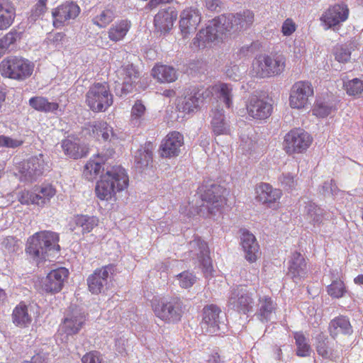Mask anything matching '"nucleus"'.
<instances>
[{"instance_id": "1", "label": "nucleus", "mask_w": 363, "mask_h": 363, "mask_svg": "<svg viewBox=\"0 0 363 363\" xmlns=\"http://www.w3.org/2000/svg\"><path fill=\"white\" fill-rule=\"evenodd\" d=\"M254 21L255 13L248 9L235 14L220 15L199 31L193 39V45L195 48L203 49L216 40H223L227 34L246 30Z\"/></svg>"}, {"instance_id": "2", "label": "nucleus", "mask_w": 363, "mask_h": 363, "mask_svg": "<svg viewBox=\"0 0 363 363\" xmlns=\"http://www.w3.org/2000/svg\"><path fill=\"white\" fill-rule=\"evenodd\" d=\"M128 185V177L125 169L121 166H114L101 176L95 191L100 200L108 201L115 196L116 192L127 188Z\"/></svg>"}, {"instance_id": "3", "label": "nucleus", "mask_w": 363, "mask_h": 363, "mask_svg": "<svg viewBox=\"0 0 363 363\" xmlns=\"http://www.w3.org/2000/svg\"><path fill=\"white\" fill-rule=\"evenodd\" d=\"M59 235L50 230L35 233L27 241L26 253L35 261L45 259L51 252L60 251Z\"/></svg>"}, {"instance_id": "4", "label": "nucleus", "mask_w": 363, "mask_h": 363, "mask_svg": "<svg viewBox=\"0 0 363 363\" xmlns=\"http://www.w3.org/2000/svg\"><path fill=\"white\" fill-rule=\"evenodd\" d=\"M33 69L34 64L32 62L21 57H9L0 62L1 75L18 81L28 78Z\"/></svg>"}, {"instance_id": "5", "label": "nucleus", "mask_w": 363, "mask_h": 363, "mask_svg": "<svg viewBox=\"0 0 363 363\" xmlns=\"http://www.w3.org/2000/svg\"><path fill=\"white\" fill-rule=\"evenodd\" d=\"M49 169L50 167L45 160L44 155L39 154L19 164V179L22 182L33 183Z\"/></svg>"}, {"instance_id": "6", "label": "nucleus", "mask_w": 363, "mask_h": 363, "mask_svg": "<svg viewBox=\"0 0 363 363\" xmlns=\"http://www.w3.org/2000/svg\"><path fill=\"white\" fill-rule=\"evenodd\" d=\"M86 104L95 112L105 111L113 104V95L106 83H95L87 91Z\"/></svg>"}, {"instance_id": "7", "label": "nucleus", "mask_w": 363, "mask_h": 363, "mask_svg": "<svg viewBox=\"0 0 363 363\" xmlns=\"http://www.w3.org/2000/svg\"><path fill=\"white\" fill-rule=\"evenodd\" d=\"M152 307L155 315L167 323L179 322L183 314V303L177 297L162 299Z\"/></svg>"}, {"instance_id": "8", "label": "nucleus", "mask_w": 363, "mask_h": 363, "mask_svg": "<svg viewBox=\"0 0 363 363\" xmlns=\"http://www.w3.org/2000/svg\"><path fill=\"white\" fill-rule=\"evenodd\" d=\"M226 191L223 186L216 184L205 186L201 195L203 204L199 211L201 213L203 208L207 209L209 214L218 211L226 203Z\"/></svg>"}, {"instance_id": "9", "label": "nucleus", "mask_w": 363, "mask_h": 363, "mask_svg": "<svg viewBox=\"0 0 363 363\" xmlns=\"http://www.w3.org/2000/svg\"><path fill=\"white\" fill-rule=\"evenodd\" d=\"M116 73L118 80L115 82L114 91L117 96L121 97L133 90L138 82L140 73L132 64L123 65Z\"/></svg>"}, {"instance_id": "10", "label": "nucleus", "mask_w": 363, "mask_h": 363, "mask_svg": "<svg viewBox=\"0 0 363 363\" xmlns=\"http://www.w3.org/2000/svg\"><path fill=\"white\" fill-rule=\"evenodd\" d=\"M255 289H249L245 286L234 289L228 299V306L233 310L247 314L252 311L255 304Z\"/></svg>"}, {"instance_id": "11", "label": "nucleus", "mask_w": 363, "mask_h": 363, "mask_svg": "<svg viewBox=\"0 0 363 363\" xmlns=\"http://www.w3.org/2000/svg\"><path fill=\"white\" fill-rule=\"evenodd\" d=\"M311 135L301 128H295L286 134L284 149L289 155L305 152L312 143Z\"/></svg>"}, {"instance_id": "12", "label": "nucleus", "mask_w": 363, "mask_h": 363, "mask_svg": "<svg viewBox=\"0 0 363 363\" xmlns=\"http://www.w3.org/2000/svg\"><path fill=\"white\" fill-rule=\"evenodd\" d=\"M313 96V88L311 82L299 81L291 87L289 105L292 108H304L310 104L309 99Z\"/></svg>"}, {"instance_id": "13", "label": "nucleus", "mask_w": 363, "mask_h": 363, "mask_svg": "<svg viewBox=\"0 0 363 363\" xmlns=\"http://www.w3.org/2000/svg\"><path fill=\"white\" fill-rule=\"evenodd\" d=\"M201 20V11L190 6L182 10L179 14V27L184 38H188L197 28Z\"/></svg>"}, {"instance_id": "14", "label": "nucleus", "mask_w": 363, "mask_h": 363, "mask_svg": "<svg viewBox=\"0 0 363 363\" xmlns=\"http://www.w3.org/2000/svg\"><path fill=\"white\" fill-rule=\"evenodd\" d=\"M221 310L214 304L206 306L203 309V318L201 323L202 332L205 334L213 335L220 329V314Z\"/></svg>"}, {"instance_id": "15", "label": "nucleus", "mask_w": 363, "mask_h": 363, "mask_svg": "<svg viewBox=\"0 0 363 363\" xmlns=\"http://www.w3.org/2000/svg\"><path fill=\"white\" fill-rule=\"evenodd\" d=\"M246 108L250 117L259 120L267 118L272 111V104L256 94L250 96L246 103Z\"/></svg>"}, {"instance_id": "16", "label": "nucleus", "mask_w": 363, "mask_h": 363, "mask_svg": "<svg viewBox=\"0 0 363 363\" xmlns=\"http://www.w3.org/2000/svg\"><path fill=\"white\" fill-rule=\"evenodd\" d=\"M189 257L197 259L205 269V273H211L212 264L209 257V250L207 244L199 238H196L189 244Z\"/></svg>"}, {"instance_id": "17", "label": "nucleus", "mask_w": 363, "mask_h": 363, "mask_svg": "<svg viewBox=\"0 0 363 363\" xmlns=\"http://www.w3.org/2000/svg\"><path fill=\"white\" fill-rule=\"evenodd\" d=\"M85 321L84 312L77 306H71L61 325V330L68 335L76 334L81 330Z\"/></svg>"}, {"instance_id": "18", "label": "nucleus", "mask_w": 363, "mask_h": 363, "mask_svg": "<svg viewBox=\"0 0 363 363\" xmlns=\"http://www.w3.org/2000/svg\"><path fill=\"white\" fill-rule=\"evenodd\" d=\"M80 13L79 6L72 2L66 1L57 6L52 11L53 24L55 27L59 28L69 21L75 19Z\"/></svg>"}, {"instance_id": "19", "label": "nucleus", "mask_w": 363, "mask_h": 363, "mask_svg": "<svg viewBox=\"0 0 363 363\" xmlns=\"http://www.w3.org/2000/svg\"><path fill=\"white\" fill-rule=\"evenodd\" d=\"M184 145L183 135L172 131L167 135L160 145V155L162 157H174L179 155L180 148Z\"/></svg>"}, {"instance_id": "20", "label": "nucleus", "mask_w": 363, "mask_h": 363, "mask_svg": "<svg viewBox=\"0 0 363 363\" xmlns=\"http://www.w3.org/2000/svg\"><path fill=\"white\" fill-rule=\"evenodd\" d=\"M113 272L112 265L96 269L87 279L89 290L94 294L101 293L107 285L108 278Z\"/></svg>"}, {"instance_id": "21", "label": "nucleus", "mask_w": 363, "mask_h": 363, "mask_svg": "<svg viewBox=\"0 0 363 363\" xmlns=\"http://www.w3.org/2000/svg\"><path fill=\"white\" fill-rule=\"evenodd\" d=\"M68 275L69 271L65 267L52 270L43 281V289L46 292H59L62 289Z\"/></svg>"}, {"instance_id": "22", "label": "nucleus", "mask_w": 363, "mask_h": 363, "mask_svg": "<svg viewBox=\"0 0 363 363\" xmlns=\"http://www.w3.org/2000/svg\"><path fill=\"white\" fill-rule=\"evenodd\" d=\"M211 91L208 89H194L185 96L178 104V108L184 113H191L197 109L203 100L210 96Z\"/></svg>"}, {"instance_id": "23", "label": "nucleus", "mask_w": 363, "mask_h": 363, "mask_svg": "<svg viewBox=\"0 0 363 363\" xmlns=\"http://www.w3.org/2000/svg\"><path fill=\"white\" fill-rule=\"evenodd\" d=\"M289 274L296 283L300 282L308 274V267L304 257L298 252L291 255L289 262Z\"/></svg>"}, {"instance_id": "24", "label": "nucleus", "mask_w": 363, "mask_h": 363, "mask_svg": "<svg viewBox=\"0 0 363 363\" xmlns=\"http://www.w3.org/2000/svg\"><path fill=\"white\" fill-rule=\"evenodd\" d=\"M177 18V11L172 7L160 10L155 16L154 25L161 33H167Z\"/></svg>"}, {"instance_id": "25", "label": "nucleus", "mask_w": 363, "mask_h": 363, "mask_svg": "<svg viewBox=\"0 0 363 363\" xmlns=\"http://www.w3.org/2000/svg\"><path fill=\"white\" fill-rule=\"evenodd\" d=\"M277 303L269 296H260L258 299L257 309L255 316L262 323L271 321L275 315Z\"/></svg>"}, {"instance_id": "26", "label": "nucleus", "mask_w": 363, "mask_h": 363, "mask_svg": "<svg viewBox=\"0 0 363 363\" xmlns=\"http://www.w3.org/2000/svg\"><path fill=\"white\" fill-rule=\"evenodd\" d=\"M349 9L343 3L330 7L323 16L325 23L329 27L335 26L348 18Z\"/></svg>"}, {"instance_id": "27", "label": "nucleus", "mask_w": 363, "mask_h": 363, "mask_svg": "<svg viewBox=\"0 0 363 363\" xmlns=\"http://www.w3.org/2000/svg\"><path fill=\"white\" fill-rule=\"evenodd\" d=\"M241 245L245 252V257L250 262H254L259 255V245L255 235L245 230L241 236Z\"/></svg>"}, {"instance_id": "28", "label": "nucleus", "mask_w": 363, "mask_h": 363, "mask_svg": "<svg viewBox=\"0 0 363 363\" xmlns=\"http://www.w3.org/2000/svg\"><path fill=\"white\" fill-rule=\"evenodd\" d=\"M99 224V219L96 216L88 215H77L69 223V229L74 232L81 228L83 234L90 233Z\"/></svg>"}, {"instance_id": "29", "label": "nucleus", "mask_w": 363, "mask_h": 363, "mask_svg": "<svg viewBox=\"0 0 363 363\" xmlns=\"http://www.w3.org/2000/svg\"><path fill=\"white\" fill-rule=\"evenodd\" d=\"M211 117V124L215 135H228L230 133V126L225 118L223 108L216 107L212 109Z\"/></svg>"}, {"instance_id": "30", "label": "nucleus", "mask_w": 363, "mask_h": 363, "mask_svg": "<svg viewBox=\"0 0 363 363\" xmlns=\"http://www.w3.org/2000/svg\"><path fill=\"white\" fill-rule=\"evenodd\" d=\"M315 346L317 353L323 358L336 359L340 357V354L330 346L328 337L323 333L316 336Z\"/></svg>"}, {"instance_id": "31", "label": "nucleus", "mask_w": 363, "mask_h": 363, "mask_svg": "<svg viewBox=\"0 0 363 363\" xmlns=\"http://www.w3.org/2000/svg\"><path fill=\"white\" fill-rule=\"evenodd\" d=\"M330 336L335 339L339 335H351L352 328L349 319L345 316H339L333 319L329 324Z\"/></svg>"}, {"instance_id": "32", "label": "nucleus", "mask_w": 363, "mask_h": 363, "mask_svg": "<svg viewBox=\"0 0 363 363\" xmlns=\"http://www.w3.org/2000/svg\"><path fill=\"white\" fill-rule=\"evenodd\" d=\"M11 318L13 323L21 328L28 327L32 322V316L28 313V306L22 302L13 308Z\"/></svg>"}, {"instance_id": "33", "label": "nucleus", "mask_w": 363, "mask_h": 363, "mask_svg": "<svg viewBox=\"0 0 363 363\" xmlns=\"http://www.w3.org/2000/svg\"><path fill=\"white\" fill-rule=\"evenodd\" d=\"M152 150L153 145L150 142L140 146L135 154V164L137 169L141 170L152 162Z\"/></svg>"}, {"instance_id": "34", "label": "nucleus", "mask_w": 363, "mask_h": 363, "mask_svg": "<svg viewBox=\"0 0 363 363\" xmlns=\"http://www.w3.org/2000/svg\"><path fill=\"white\" fill-rule=\"evenodd\" d=\"M16 17V9L8 0H0V30L7 29Z\"/></svg>"}, {"instance_id": "35", "label": "nucleus", "mask_w": 363, "mask_h": 363, "mask_svg": "<svg viewBox=\"0 0 363 363\" xmlns=\"http://www.w3.org/2000/svg\"><path fill=\"white\" fill-rule=\"evenodd\" d=\"M130 27L131 23L128 20H120L115 22L108 29V38L113 42L122 40L127 35Z\"/></svg>"}, {"instance_id": "36", "label": "nucleus", "mask_w": 363, "mask_h": 363, "mask_svg": "<svg viewBox=\"0 0 363 363\" xmlns=\"http://www.w3.org/2000/svg\"><path fill=\"white\" fill-rule=\"evenodd\" d=\"M257 198L259 201L264 203H274L281 196V191L273 189L271 185L267 183L261 184L257 189Z\"/></svg>"}, {"instance_id": "37", "label": "nucleus", "mask_w": 363, "mask_h": 363, "mask_svg": "<svg viewBox=\"0 0 363 363\" xmlns=\"http://www.w3.org/2000/svg\"><path fill=\"white\" fill-rule=\"evenodd\" d=\"M89 131L92 133L94 137L99 140V138L104 140H111L116 137L113 133V128L105 121H95L89 125Z\"/></svg>"}, {"instance_id": "38", "label": "nucleus", "mask_w": 363, "mask_h": 363, "mask_svg": "<svg viewBox=\"0 0 363 363\" xmlns=\"http://www.w3.org/2000/svg\"><path fill=\"white\" fill-rule=\"evenodd\" d=\"M152 74L160 82H172L178 77L177 72L174 67L163 65L154 67Z\"/></svg>"}, {"instance_id": "39", "label": "nucleus", "mask_w": 363, "mask_h": 363, "mask_svg": "<svg viewBox=\"0 0 363 363\" xmlns=\"http://www.w3.org/2000/svg\"><path fill=\"white\" fill-rule=\"evenodd\" d=\"M147 121L145 106L140 101H135L131 108L130 123L133 127L144 126Z\"/></svg>"}, {"instance_id": "40", "label": "nucleus", "mask_w": 363, "mask_h": 363, "mask_svg": "<svg viewBox=\"0 0 363 363\" xmlns=\"http://www.w3.org/2000/svg\"><path fill=\"white\" fill-rule=\"evenodd\" d=\"M106 160V158L100 154L96 155V159H91L84 166V177L89 181L96 179L101 172L102 163Z\"/></svg>"}, {"instance_id": "41", "label": "nucleus", "mask_w": 363, "mask_h": 363, "mask_svg": "<svg viewBox=\"0 0 363 363\" xmlns=\"http://www.w3.org/2000/svg\"><path fill=\"white\" fill-rule=\"evenodd\" d=\"M332 283L328 286V294L333 298H340L347 292L344 282L339 279V271L335 269L331 272Z\"/></svg>"}, {"instance_id": "42", "label": "nucleus", "mask_w": 363, "mask_h": 363, "mask_svg": "<svg viewBox=\"0 0 363 363\" xmlns=\"http://www.w3.org/2000/svg\"><path fill=\"white\" fill-rule=\"evenodd\" d=\"M62 147L67 155L74 159H78L86 155L84 148L81 147L79 141L75 139L68 138L63 140Z\"/></svg>"}, {"instance_id": "43", "label": "nucleus", "mask_w": 363, "mask_h": 363, "mask_svg": "<svg viewBox=\"0 0 363 363\" xmlns=\"http://www.w3.org/2000/svg\"><path fill=\"white\" fill-rule=\"evenodd\" d=\"M29 105L36 111L45 113H55L59 108L56 102H50L43 96H34L29 99Z\"/></svg>"}, {"instance_id": "44", "label": "nucleus", "mask_w": 363, "mask_h": 363, "mask_svg": "<svg viewBox=\"0 0 363 363\" xmlns=\"http://www.w3.org/2000/svg\"><path fill=\"white\" fill-rule=\"evenodd\" d=\"M213 89L219 100L223 102L227 108H229L233 106L234 92L232 84L220 83L215 85Z\"/></svg>"}, {"instance_id": "45", "label": "nucleus", "mask_w": 363, "mask_h": 363, "mask_svg": "<svg viewBox=\"0 0 363 363\" xmlns=\"http://www.w3.org/2000/svg\"><path fill=\"white\" fill-rule=\"evenodd\" d=\"M269 77L282 73L286 67V57L283 55L275 54L267 55Z\"/></svg>"}, {"instance_id": "46", "label": "nucleus", "mask_w": 363, "mask_h": 363, "mask_svg": "<svg viewBox=\"0 0 363 363\" xmlns=\"http://www.w3.org/2000/svg\"><path fill=\"white\" fill-rule=\"evenodd\" d=\"M324 215V211L315 203L308 202L304 209L305 218L313 225L321 223Z\"/></svg>"}, {"instance_id": "47", "label": "nucleus", "mask_w": 363, "mask_h": 363, "mask_svg": "<svg viewBox=\"0 0 363 363\" xmlns=\"http://www.w3.org/2000/svg\"><path fill=\"white\" fill-rule=\"evenodd\" d=\"M55 194L56 191L52 186H42L39 189H37L35 192H34L35 199L33 201V204L43 207L50 202L51 198H52Z\"/></svg>"}, {"instance_id": "48", "label": "nucleus", "mask_w": 363, "mask_h": 363, "mask_svg": "<svg viewBox=\"0 0 363 363\" xmlns=\"http://www.w3.org/2000/svg\"><path fill=\"white\" fill-rule=\"evenodd\" d=\"M252 74L257 77H269V69L267 55L257 56L252 65Z\"/></svg>"}, {"instance_id": "49", "label": "nucleus", "mask_w": 363, "mask_h": 363, "mask_svg": "<svg viewBox=\"0 0 363 363\" xmlns=\"http://www.w3.org/2000/svg\"><path fill=\"white\" fill-rule=\"evenodd\" d=\"M115 12L111 9H105L101 11L92 18V22L99 28L106 27L115 18Z\"/></svg>"}, {"instance_id": "50", "label": "nucleus", "mask_w": 363, "mask_h": 363, "mask_svg": "<svg viewBox=\"0 0 363 363\" xmlns=\"http://www.w3.org/2000/svg\"><path fill=\"white\" fill-rule=\"evenodd\" d=\"M352 49L353 47L351 43L337 45L333 50L335 60L342 63L348 62L350 60Z\"/></svg>"}, {"instance_id": "51", "label": "nucleus", "mask_w": 363, "mask_h": 363, "mask_svg": "<svg viewBox=\"0 0 363 363\" xmlns=\"http://www.w3.org/2000/svg\"><path fill=\"white\" fill-rule=\"evenodd\" d=\"M294 338L297 347L296 354L299 357H308L311 348L304 335L301 332H296L294 333Z\"/></svg>"}, {"instance_id": "52", "label": "nucleus", "mask_w": 363, "mask_h": 363, "mask_svg": "<svg viewBox=\"0 0 363 363\" xmlns=\"http://www.w3.org/2000/svg\"><path fill=\"white\" fill-rule=\"evenodd\" d=\"M343 86L346 93L350 96H363V80L354 78L345 82Z\"/></svg>"}, {"instance_id": "53", "label": "nucleus", "mask_w": 363, "mask_h": 363, "mask_svg": "<svg viewBox=\"0 0 363 363\" xmlns=\"http://www.w3.org/2000/svg\"><path fill=\"white\" fill-rule=\"evenodd\" d=\"M196 275L189 271H184L176 276L179 286L182 289L191 287L196 281Z\"/></svg>"}, {"instance_id": "54", "label": "nucleus", "mask_w": 363, "mask_h": 363, "mask_svg": "<svg viewBox=\"0 0 363 363\" xmlns=\"http://www.w3.org/2000/svg\"><path fill=\"white\" fill-rule=\"evenodd\" d=\"M333 110V106L327 102H317L313 110V114L324 118L328 116Z\"/></svg>"}, {"instance_id": "55", "label": "nucleus", "mask_w": 363, "mask_h": 363, "mask_svg": "<svg viewBox=\"0 0 363 363\" xmlns=\"http://www.w3.org/2000/svg\"><path fill=\"white\" fill-rule=\"evenodd\" d=\"M23 140L12 138L4 135H0V147L16 148L23 144Z\"/></svg>"}, {"instance_id": "56", "label": "nucleus", "mask_w": 363, "mask_h": 363, "mask_svg": "<svg viewBox=\"0 0 363 363\" xmlns=\"http://www.w3.org/2000/svg\"><path fill=\"white\" fill-rule=\"evenodd\" d=\"M279 182L281 186L287 190H292L296 186V181L294 176L290 173L283 174L279 177Z\"/></svg>"}, {"instance_id": "57", "label": "nucleus", "mask_w": 363, "mask_h": 363, "mask_svg": "<svg viewBox=\"0 0 363 363\" xmlns=\"http://www.w3.org/2000/svg\"><path fill=\"white\" fill-rule=\"evenodd\" d=\"M82 363H104L99 352L92 351L84 354L82 358Z\"/></svg>"}, {"instance_id": "58", "label": "nucleus", "mask_w": 363, "mask_h": 363, "mask_svg": "<svg viewBox=\"0 0 363 363\" xmlns=\"http://www.w3.org/2000/svg\"><path fill=\"white\" fill-rule=\"evenodd\" d=\"M18 38V33L16 31H10L0 39V45L6 50L9 47L14 43Z\"/></svg>"}, {"instance_id": "59", "label": "nucleus", "mask_w": 363, "mask_h": 363, "mask_svg": "<svg viewBox=\"0 0 363 363\" xmlns=\"http://www.w3.org/2000/svg\"><path fill=\"white\" fill-rule=\"evenodd\" d=\"M296 29V25L291 18L286 19L281 27V32L284 35L289 36L292 35Z\"/></svg>"}, {"instance_id": "60", "label": "nucleus", "mask_w": 363, "mask_h": 363, "mask_svg": "<svg viewBox=\"0 0 363 363\" xmlns=\"http://www.w3.org/2000/svg\"><path fill=\"white\" fill-rule=\"evenodd\" d=\"M49 354L39 352L34 354L30 360H24L21 363H48Z\"/></svg>"}, {"instance_id": "61", "label": "nucleus", "mask_w": 363, "mask_h": 363, "mask_svg": "<svg viewBox=\"0 0 363 363\" xmlns=\"http://www.w3.org/2000/svg\"><path fill=\"white\" fill-rule=\"evenodd\" d=\"M1 245L9 252H16L18 249L17 240L12 236L4 238Z\"/></svg>"}, {"instance_id": "62", "label": "nucleus", "mask_w": 363, "mask_h": 363, "mask_svg": "<svg viewBox=\"0 0 363 363\" xmlns=\"http://www.w3.org/2000/svg\"><path fill=\"white\" fill-rule=\"evenodd\" d=\"M225 74L228 78L234 81H237L240 77L241 72L240 70V67L238 65H234L226 69Z\"/></svg>"}, {"instance_id": "63", "label": "nucleus", "mask_w": 363, "mask_h": 363, "mask_svg": "<svg viewBox=\"0 0 363 363\" xmlns=\"http://www.w3.org/2000/svg\"><path fill=\"white\" fill-rule=\"evenodd\" d=\"M18 199L22 204H33V201L35 199L34 192L29 191H22Z\"/></svg>"}, {"instance_id": "64", "label": "nucleus", "mask_w": 363, "mask_h": 363, "mask_svg": "<svg viewBox=\"0 0 363 363\" xmlns=\"http://www.w3.org/2000/svg\"><path fill=\"white\" fill-rule=\"evenodd\" d=\"M255 48L256 47L254 43L244 45L240 49V55L242 57L251 55L255 51Z\"/></svg>"}]
</instances>
